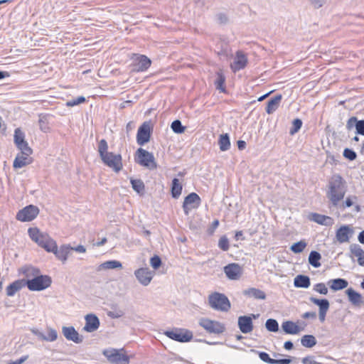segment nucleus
I'll use <instances>...</instances> for the list:
<instances>
[{
	"label": "nucleus",
	"instance_id": "obj_12",
	"mask_svg": "<svg viewBox=\"0 0 364 364\" xmlns=\"http://www.w3.org/2000/svg\"><path fill=\"white\" fill-rule=\"evenodd\" d=\"M154 274L155 272L151 271L148 267H141L134 271V276L138 282L145 287L151 283Z\"/></svg>",
	"mask_w": 364,
	"mask_h": 364
},
{
	"label": "nucleus",
	"instance_id": "obj_29",
	"mask_svg": "<svg viewBox=\"0 0 364 364\" xmlns=\"http://www.w3.org/2000/svg\"><path fill=\"white\" fill-rule=\"evenodd\" d=\"M351 232V229L347 226L343 225L341 226L337 231H336V239L337 240L341 242H346L349 240V234Z\"/></svg>",
	"mask_w": 364,
	"mask_h": 364
},
{
	"label": "nucleus",
	"instance_id": "obj_39",
	"mask_svg": "<svg viewBox=\"0 0 364 364\" xmlns=\"http://www.w3.org/2000/svg\"><path fill=\"white\" fill-rule=\"evenodd\" d=\"M321 255L318 252L311 251L309 256V263L315 268H318L321 266L320 259Z\"/></svg>",
	"mask_w": 364,
	"mask_h": 364
},
{
	"label": "nucleus",
	"instance_id": "obj_41",
	"mask_svg": "<svg viewBox=\"0 0 364 364\" xmlns=\"http://www.w3.org/2000/svg\"><path fill=\"white\" fill-rule=\"evenodd\" d=\"M301 343L306 348H312L316 344V339L312 335H304L301 339Z\"/></svg>",
	"mask_w": 364,
	"mask_h": 364
},
{
	"label": "nucleus",
	"instance_id": "obj_9",
	"mask_svg": "<svg viewBox=\"0 0 364 364\" xmlns=\"http://www.w3.org/2000/svg\"><path fill=\"white\" fill-rule=\"evenodd\" d=\"M132 60V66L134 72H145L151 65V60L144 55L134 54Z\"/></svg>",
	"mask_w": 364,
	"mask_h": 364
},
{
	"label": "nucleus",
	"instance_id": "obj_5",
	"mask_svg": "<svg viewBox=\"0 0 364 364\" xmlns=\"http://www.w3.org/2000/svg\"><path fill=\"white\" fill-rule=\"evenodd\" d=\"M26 287L30 291H39L48 288L52 283L51 277L48 275L38 274L31 280L26 281Z\"/></svg>",
	"mask_w": 364,
	"mask_h": 364
},
{
	"label": "nucleus",
	"instance_id": "obj_50",
	"mask_svg": "<svg viewBox=\"0 0 364 364\" xmlns=\"http://www.w3.org/2000/svg\"><path fill=\"white\" fill-rule=\"evenodd\" d=\"M357 199L358 198L356 196H348L342 203L341 208L344 209L346 208L351 207L353 205L354 201L357 200Z\"/></svg>",
	"mask_w": 364,
	"mask_h": 364
},
{
	"label": "nucleus",
	"instance_id": "obj_60",
	"mask_svg": "<svg viewBox=\"0 0 364 364\" xmlns=\"http://www.w3.org/2000/svg\"><path fill=\"white\" fill-rule=\"evenodd\" d=\"M303 364H323L321 363L317 362L314 359L313 356H307L302 359Z\"/></svg>",
	"mask_w": 364,
	"mask_h": 364
},
{
	"label": "nucleus",
	"instance_id": "obj_51",
	"mask_svg": "<svg viewBox=\"0 0 364 364\" xmlns=\"http://www.w3.org/2000/svg\"><path fill=\"white\" fill-rule=\"evenodd\" d=\"M343 156L350 161H353L357 158V154L351 149L346 148L343 153Z\"/></svg>",
	"mask_w": 364,
	"mask_h": 364
},
{
	"label": "nucleus",
	"instance_id": "obj_52",
	"mask_svg": "<svg viewBox=\"0 0 364 364\" xmlns=\"http://www.w3.org/2000/svg\"><path fill=\"white\" fill-rule=\"evenodd\" d=\"M86 101V99L85 97L83 96H80V97H77V98L75 99H73L71 100H68L67 102H66V105L68 107H74L75 105H80L81 103H83Z\"/></svg>",
	"mask_w": 364,
	"mask_h": 364
},
{
	"label": "nucleus",
	"instance_id": "obj_46",
	"mask_svg": "<svg viewBox=\"0 0 364 364\" xmlns=\"http://www.w3.org/2000/svg\"><path fill=\"white\" fill-rule=\"evenodd\" d=\"M266 328L271 332H277L279 330L278 322L273 318H269L265 323Z\"/></svg>",
	"mask_w": 364,
	"mask_h": 364
},
{
	"label": "nucleus",
	"instance_id": "obj_45",
	"mask_svg": "<svg viewBox=\"0 0 364 364\" xmlns=\"http://www.w3.org/2000/svg\"><path fill=\"white\" fill-rule=\"evenodd\" d=\"M171 127L173 132L176 134H182L184 132L186 127L182 125V123L180 120L176 119L174 120L171 125Z\"/></svg>",
	"mask_w": 364,
	"mask_h": 364
},
{
	"label": "nucleus",
	"instance_id": "obj_14",
	"mask_svg": "<svg viewBox=\"0 0 364 364\" xmlns=\"http://www.w3.org/2000/svg\"><path fill=\"white\" fill-rule=\"evenodd\" d=\"M150 137V125L147 122H144L138 129L136 134V142L139 145L143 146L149 141Z\"/></svg>",
	"mask_w": 364,
	"mask_h": 364
},
{
	"label": "nucleus",
	"instance_id": "obj_58",
	"mask_svg": "<svg viewBox=\"0 0 364 364\" xmlns=\"http://www.w3.org/2000/svg\"><path fill=\"white\" fill-rule=\"evenodd\" d=\"M124 314V313L121 310L109 311L107 313L108 316H109L112 318H119L123 316Z\"/></svg>",
	"mask_w": 364,
	"mask_h": 364
},
{
	"label": "nucleus",
	"instance_id": "obj_62",
	"mask_svg": "<svg viewBox=\"0 0 364 364\" xmlns=\"http://www.w3.org/2000/svg\"><path fill=\"white\" fill-rule=\"evenodd\" d=\"M33 333L36 335L38 338L43 341H46V336L41 332L40 331L36 329L32 331Z\"/></svg>",
	"mask_w": 364,
	"mask_h": 364
},
{
	"label": "nucleus",
	"instance_id": "obj_6",
	"mask_svg": "<svg viewBox=\"0 0 364 364\" xmlns=\"http://www.w3.org/2000/svg\"><path fill=\"white\" fill-rule=\"evenodd\" d=\"M198 323L209 333L221 334L226 329L224 323L206 318H200Z\"/></svg>",
	"mask_w": 364,
	"mask_h": 364
},
{
	"label": "nucleus",
	"instance_id": "obj_37",
	"mask_svg": "<svg viewBox=\"0 0 364 364\" xmlns=\"http://www.w3.org/2000/svg\"><path fill=\"white\" fill-rule=\"evenodd\" d=\"M225 77L221 70L217 72V79L215 81V85L217 90L221 92H225Z\"/></svg>",
	"mask_w": 364,
	"mask_h": 364
},
{
	"label": "nucleus",
	"instance_id": "obj_54",
	"mask_svg": "<svg viewBox=\"0 0 364 364\" xmlns=\"http://www.w3.org/2000/svg\"><path fill=\"white\" fill-rule=\"evenodd\" d=\"M314 290L321 294L326 295L328 294V289L324 283H318L314 286Z\"/></svg>",
	"mask_w": 364,
	"mask_h": 364
},
{
	"label": "nucleus",
	"instance_id": "obj_17",
	"mask_svg": "<svg viewBox=\"0 0 364 364\" xmlns=\"http://www.w3.org/2000/svg\"><path fill=\"white\" fill-rule=\"evenodd\" d=\"M62 332L68 341H72L75 343H81L83 341V336L80 335L73 326H63Z\"/></svg>",
	"mask_w": 364,
	"mask_h": 364
},
{
	"label": "nucleus",
	"instance_id": "obj_20",
	"mask_svg": "<svg viewBox=\"0 0 364 364\" xmlns=\"http://www.w3.org/2000/svg\"><path fill=\"white\" fill-rule=\"evenodd\" d=\"M85 325L83 329L87 332L95 331L100 326V320L98 317L93 314H87L85 316Z\"/></svg>",
	"mask_w": 364,
	"mask_h": 364
},
{
	"label": "nucleus",
	"instance_id": "obj_63",
	"mask_svg": "<svg viewBox=\"0 0 364 364\" xmlns=\"http://www.w3.org/2000/svg\"><path fill=\"white\" fill-rule=\"evenodd\" d=\"M302 318L314 319L316 318V314L314 311H307L303 314Z\"/></svg>",
	"mask_w": 364,
	"mask_h": 364
},
{
	"label": "nucleus",
	"instance_id": "obj_33",
	"mask_svg": "<svg viewBox=\"0 0 364 364\" xmlns=\"http://www.w3.org/2000/svg\"><path fill=\"white\" fill-rule=\"evenodd\" d=\"M182 185L179 182V180L176 178H173L171 182V196L173 198H178L182 192Z\"/></svg>",
	"mask_w": 364,
	"mask_h": 364
},
{
	"label": "nucleus",
	"instance_id": "obj_49",
	"mask_svg": "<svg viewBox=\"0 0 364 364\" xmlns=\"http://www.w3.org/2000/svg\"><path fill=\"white\" fill-rule=\"evenodd\" d=\"M16 147L21 151V153H23L25 155H31L33 153L32 149L28 146L26 141H25L23 144H21L19 146Z\"/></svg>",
	"mask_w": 364,
	"mask_h": 364
},
{
	"label": "nucleus",
	"instance_id": "obj_16",
	"mask_svg": "<svg viewBox=\"0 0 364 364\" xmlns=\"http://www.w3.org/2000/svg\"><path fill=\"white\" fill-rule=\"evenodd\" d=\"M107 358L108 360L113 364H129V357L124 354L121 353L117 350H114L109 354L104 353Z\"/></svg>",
	"mask_w": 364,
	"mask_h": 364
},
{
	"label": "nucleus",
	"instance_id": "obj_2",
	"mask_svg": "<svg viewBox=\"0 0 364 364\" xmlns=\"http://www.w3.org/2000/svg\"><path fill=\"white\" fill-rule=\"evenodd\" d=\"M97 151L103 164L111 168L114 172H119L123 167L121 154L108 151V144L105 139L98 143Z\"/></svg>",
	"mask_w": 364,
	"mask_h": 364
},
{
	"label": "nucleus",
	"instance_id": "obj_44",
	"mask_svg": "<svg viewBox=\"0 0 364 364\" xmlns=\"http://www.w3.org/2000/svg\"><path fill=\"white\" fill-rule=\"evenodd\" d=\"M250 351L252 353H254L255 354H257L259 357V358L264 363H267L268 364H273L274 359L271 358L269 355V354L266 352H260L255 349H251Z\"/></svg>",
	"mask_w": 364,
	"mask_h": 364
},
{
	"label": "nucleus",
	"instance_id": "obj_43",
	"mask_svg": "<svg viewBox=\"0 0 364 364\" xmlns=\"http://www.w3.org/2000/svg\"><path fill=\"white\" fill-rule=\"evenodd\" d=\"M14 143L16 146H19L21 144H23L25 140V134L20 128H16L14 132Z\"/></svg>",
	"mask_w": 364,
	"mask_h": 364
},
{
	"label": "nucleus",
	"instance_id": "obj_32",
	"mask_svg": "<svg viewBox=\"0 0 364 364\" xmlns=\"http://www.w3.org/2000/svg\"><path fill=\"white\" fill-rule=\"evenodd\" d=\"M282 327L283 331L288 334H297L300 331L299 326L290 321L284 322Z\"/></svg>",
	"mask_w": 364,
	"mask_h": 364
},
{
	"label": "nucleus",
	"instance_id": "obj_7",
	"mask_svg": "<svg viewBox=\"0 0 364 364\" xmlns=\"http://www.w3.org/2000/svg\"><path fill=\"white\" fill-rule=\"evenodd\" d=\"M39 213L37 206L29 205L18 210L16 214V220L21 222H28L34 220Z\"/></svg>",
	"mask_w": 364,
	"mask_h": 364
},
{
	"label": "nucleus",
	"instance_id": "obj_28",
	"mask_svg": "<svg viewBox=\"0 0 364 364\" xmlns=\"http://www.w3.org/2000/svg\"><path fill=\"white\" fill-rule=\"evenodd\" d=\"M282 98V95H277L272 97L267 102V105L265 108L266 112L267 114H272L274 112H275L279 106Z\"/></svg>",
	"mask_w": 364,
	"mask_h": 364
},
{
	"label": "nucleus",
	"instance_id": "obj_35",
	"mask_svg": "<svg viewBox=\"0 0 364 364\" xmlns=\"http://www.w3.org/2000/svg\"><path fill=\"white\" fill-rule=\"evenodd\" d=\"M309 300L314 304L318 306L319 311H328L330 304L328 299H319L315 297H310Z\"/></svg>",
	"mask_w": 364,
	"mask_h": 364
},
{
	"label": "nucleus",
	"instance_id": "obj_1",
	"mask_svg": "<svg viewBox=\"0 0 364 364\" xmlns=\"http://www.w3.org/2000/svg\"><path fill=\"white\" fill-rule=\"evenodd\" d=\"M326 197L333 207H337L347 191L346 181L338 173L333 174L328 181Z\"/></svg>",
	"mask_w": 364,
	"mask_h": 364
},
{
	"label": "nucleus",
	"instance_id": "obj_19",
	"mask_svg": "<svg viewBox=\"0 0 364 364\" xmlns=\"http://www.w3.org/2000/svg\"><path fill=\"white\" fill-rule=\"evenodd\" d=\"M19 274H22L24 279L21 280L28 281L34 278L38 274L41 273L38 268L31 265H25L18 269Z\"/></svg>",
	"mask_w": 364,
	"mask_h": 364
},
{
	"label": "nucleus",
	"instance_id": "obj_55",
	"mask_svg": "<svg viewBox=\"0 0 364 364\" xmlns=\"http://www.w3.org/2000/svg\"><path fill=\"white\" fill-rule=\"evenodd\" d=\"M161 263V259L158 255H154L150 259V264L154 269H159Z\"/></svg>",
	"mask_w": 364,
	"mask_h": 364
},
{
	"label": "nucleus",
	"instance_id": "obj_47",
	"mask_svg": "<svg viewBox=\"0 0 364 364\" xmlns=\"http://www.w3.org/2000/svg\"><path fill=\"white\" fill-rule=\"evenodd\" d=\"M302 126V121L300 119H295L292 122V127L290 129L289 133L293 135L298 132Z\"/></svg>",
	"mask_w": 364,
	"mask_h": 364
},
{
	"label": "nucleus",
	"instance_id": "obj_11",
	"mask_svg": "<svg viewBox=\"0 0 364 364\" xmlns=\"http://www.w3.org/2000/svg\"><path fill=\"white\" fill-rule=\"evenodd\" d=\"M201 203V199L196 193H191L185 198L183 203V210L185 215H188L191 209L198 208Z\"/></svg>",
	"mask_w": 364,
	"mask_h": 364
},
{
	"label": "nucleus",
	"instance_id": "obj_21",
	"mask_svg": "<svg viewBox=\"0 0 364 364\" xmlns=\"http://www.w3.org/2000/svg\"><path fill=\"white\" fill-rule=\"evenodd\" d=\"M355 128L356 134L364 136V120H358L355 117H351L348 119L346 124V129L348 130Z\"/></svg>",
	"mask_w": 364,
	"mask_h": 364
},
{
	"label": "nucleus",
	"instance_id": "obj_30",
	"mask_svg": "<svg viewBox=\"0 0 364 364\" xmlns=\"http://www.w3.org/2000/svg\"><path fill=\"white\" fill-rule=\"evenodd\" d=\"M244 295L249 296V297H253L257 299H265L266 294L265 293L256 288H249L247 289H245L243 291Z\"/></svg>",
	"mask_w": 364,
	"mask_h": 364
},
{
	"label": "nucleus",
	"instance_id": "obj_18",
	"mask_svg": "<svg viewBox=\"0 0 364 364\" xmlns=\"http://www.w3.org/2000/svg\"><path fill=\"white\" fill-rule=\"evenodd\" d=\"M224 272L228 279L235 280L240 278L242 269L238 264L231 263L224 267Z\"/></svg>",
	"mask_w": 364,
	"mask_h": 364
},
{
	"label": "nucleus",
	"instance_id": "obj_59",
	"mask_svg": "<svg viewBox=\"0 0 364 364\" xmlns=\"http://www.w3.org/2000/svg\"><path fill=\"white\" fill-rule=\"evenodd\" d=\"M217 21L220 24H225L228 21V18L226 16V14L223 13H220L216 15Z\"/></svg>",
	"mask_w": 364,
	"mask_h": 364
},
{
	"label": "nucleus",
	"instance_id": "obj_53",
	"mask_svg": "<svg viewBox=\"0 0 364 364\" xmlns=\"http://www.w3.org/2000/svg\"><path fill=\"white\" fill-rule=\"evenodd\" d=\"M218 247L223 251L228 250L229 240L226 236H223L220 238L218 242Z\"/></svg>",
	"mask_w": 364,
	"mask_h": 364
},
{
	"label": "nucleus",
	"instance_id": "obj_8",
	"mask_svg": "<svg viewBox=\"0 0 364 364\" xmlns=\"http://www.w3.org/2000/svg\"><path fill=\"white\" fill-rule=\"evenodd\" d=\"M164 334L169 338L181 343L191 341L193 338V333L191 331L184 328H178L175 331H167Z\"/></svg>",
	"mask_w": 364,
	"mask_h": 364
},
{
	"label": "nucleus",
	"instance_id": "obj_34",
	"mask_svg": "<svg viewBox=\"0 0 364 364\" xmlns=\"http://www.w3.org/2000/svg\"><path fill=\"white\" fill-rule=\"evenodd\" d=\"M218 144L220 149L222 151H225L230 148V140L228 134H220L218 139Z\"/></svg>",
	"mask_w": 364,
	"mask_h": 364
},
{
	"label": "nucleus",
	"instance_id": "obj_15",
	"mask_svg": "<svg viewBox=\"0 0 364 364\" xmlns=\"http://www.w3.org/2000/svg\"><path fill=\"white\" fill-rule=\"evenodd\" d=\"M247 62L246 55L242 50H237L234 61L230 65L231 70L234 73L242 70L247 66Z\"/></svg>",
	"mask_w": 364,
	"mask_h": 364
},
{
	"label": "nucleus",
	"instance_id": "obj_64",
	"mask_svg": "<svg viewBox=\"0 0 364 364\" xmlns=\"http://www.w3.org/2000/svg\"><path fill=\"white\" fill-rule=\"evenodd\" d=\"M73 250L80 253H85L86 252V248L83 245H79L75 247H72V251Z\"/></svg>",
	"mask_w": 364,
	"mask_h": 364
},
{
	"label": "nucleus",
	"instance_id": "obj_26",
	"mask_svg": "<svg viewBox=\"0 0 364 364\" xmlns=\"http://www.w3.org/2000/svg\"><path fill=\"white\" fill-rule=\"evenodd\" d=\"M328 285L331 290L336 291L346 288L348 285V282L345 279L338 278L329 280Z\"/></svg>",
	"mask_w": 364,
	"mask_h": 364
},
{
	"label": "nucleus",
	"instance_id": "obj_27",
	"mask_svg": "<svg viewBox=\"0 0 364 364\" xmlns=\"http://www.w3.org/2000/svg\"><path fill=\"white\" fill-rule=\"evenodd\" d=\"M26 286V281L16 280L6 287V294L9 296H13L18 291Z\"/></svg>",
	"mask_w": 364,
	"mask_h": 364
},
{
	"label": "nucleus",
	"instance_id": "obj_57",
	"mask_svg": "<svg viewBox=\"0 0 364 364\" xmlns=\"http://www.w3.org/2000/svg\"><path fill=\"white\" fill-rule=\"evenodd\" d=\"M310 4L316 9L321 8L326 4V0H309Z\"/></svg>",
	"mask_w": 364,
	"mask_h": 364
},
{
	"label": "nucleus",
	"instance_id": "obj_23",
	"mask_svg": "<svg viewBox=\"0 0 364 364\" xmlns=\"http://www.w3.org/2000/svg\"><path fill=\"white\" fill-rule=\"evenodd\" d=\"M309 219L319 225L326 226H331L334 223L332 218L316 213H311Z\"/></svg>",
	"mask_w": 364,
	"mask_h": 364
},
{
	"label": "nucleus",
	"instance_id": "obj_3",
	"mask_svg": "<svg viewBox=\"0 0 364 364\" xmlns=\"http://www.w3.org/2000/svg\"><path fill=\"white\" fill-rule=\"evenodd\" d=\"M208 304L213 309L223 312H227L231 308L228 296L216 291L208 296Z\"/></svg>",
	"mask_w": 364,
	"mask_h": 364
},
{
	"label": "nucleus",
	"instance_id": "obj_4",
	"mask_svg": "<svg viewBox=\"0 0 364 364\" xmlns=\"http://www.w3.org/2000/svg\"><path fill=\"white\" fill-rule=\"evenodd\" d=\"M134 160L138 164L146 167L150 170H154L157 168L154 154L142 148H139L136 150Z\"/></svg>",
	"mask_w": 364,
	"mask_h": 364
},
{
	"label": "nucleus",
	"instance_id": "obj_10",
	"mask_svg": "<svg viewBox=\"0 0 364 364\" xmlns=\"http://www.w3.org/2000/svg\"><path fill=\"white\" fill-rule=\"evenodd\" d=\"M28 233L30 238L42 248L51 239L48 234L41 232L38 228H29Z\"/></svg>",
	"mask_w": 364,
	"mask_h": 364
},
{
	"label": "nucleus",
	"instance_id": "obj_48",
	"mask_svg": "<svg viewBox=\"0 0 364 364\" xmlns=\"http://www.w3.org/2000/svg\"><path fill=\"white\" fill-rule=\"evenodd\" d=\"M57 247H58V245H57L56 242L53 238H51L50 240H48L47 244L45 245V246L43 247V249L48 252H52L54 254Z\"/></svg>",
	"mask_w": 364,
	"mask_h": 364
},
{
	"label": "nucleus",
	"instance_id": "obj_25",
	"mask_svg": "<svg viewBox=\"0 0 364 364\" xmlns=\"http://www.w3.org/2000/svg\"><path fill=\"white\" fill-rule=\"evenodd\" d=\"M346 294H347L350 302L353 305L355 306H360L363 303L362 295L360 293L355 291L353 289H348L346 291Z\"/></svg>",
	"mask_w": 364,
	"mask_h": 364
},
{
	"label": "nucleus",
	"instance_id": "obj_38",
	"mask_svg": "<svg viewBox=\"0 0 364 364\" xmlns=\"http://www.w3.org/2000/svg\"><path fill=\"white\" fill-rule=\"evenodd\" d=\"M132 188L139 195H144L145 192V186L144 182L141 179H133L130 180Z\"/></svg>",
	"mask_w": 364,
	"mask_h": 364
},
{
	"label": "nucleus",
	"instance_id": "obj_31",
	"mask_svg": "<svg viewBox=\"0 0 364 364\" xmlns=\"http://www.w3.org/2000/svg\"><path fill=\"white\" fill-rule=\"evenodd\" d=\"M294 284L296 287L308 288L311 284L310 278L306 275H297L294 278Z\"/></svg>",
	"mask_w": 364,
	"mask_h": 364
},
{
	"label": "nucleus",
	"instance_id": "obj_42",
	"mask_svg": "<svg viewBox=\"0 0 364 364\" xmlns=\"http://www.w3.org/2000/svg\"><path fill=\"white\" fill-rule=\"evenodd\" d=\"M307 245L306 242L304 240H301L297 242L294 243L290 247V250L295 254L301 253L304 251Z\"/></svg>",
	"mask_w": 364,
	"mask_h": 364
},
{
	"label": "nucleus",
	"instance_id": "obj_13",
	"mask_svg": "<svg viewBox=\"0 0 364 364\" xmlns=\"http://www.w3.org/2000/svg\"><path fill=\"white\" fill-rule=\"evenodd\" d=\"M259 315L240 316L238 317V328L242 333H249L253 330L252 318H256Z\"/></svg>",
	"mask_w": 364,
	"mask_h": 364
},
{
	"label": "nucleus",
	"instance_id": "obj_36",
	"mask_svg": "<svg viewBox=\"0 0 364 364\" xmlns=\"http://www.w3.org/2000/svg\"><path fill=\"white\" fill-rule=\"evenodd\" d=\"M122 264L120 262L117 260H109L102 263L97 267V271H100L102 269H112L116 268H121Z\"/></svg>",
	"mask_w": 364,
	"mask_h": 364
},
{
	"label": "nucleus",
	"instance_id": "obj_61",
	"mask_svg": "<svg viewBox=\"0 0 364 364\" xmlns=\"http://www.w3.org/2000/svg\"><path fill=\"white\" fill-rule=\"evenodd\" d=\"M291 363V359L283 358V359H274L273 364H290Z\"/></svg>",
	"mask_w": 364,
	"mask_h": 364
},
{
	"label": "nucleus",
	"instance_id": "obj_24",
	"mask_svg": "<svg viewBox=\"0 0 364 364\" xmlns=\"http://www.w3.org/2000/svg\"><path fill=\"white\" fill-rule=\"evenodd\" d=\"M32 161L33 159L30 157V155H25L23 153H20L16 156L13 166L14 168H21L31 164Z\"/></svg>",
	"mask_w": 364,
	"mask_h": 364
},
{
	"label": "nucleus",
	"instance_id": "obj_22",
	"mask_svg": "<svg viewBox=\"0 0 364 364\" xmlns=\"http://www.w3.org/2000/svg\"><path fill=\"white\" fill-rule=\"evenodd\" d=\"M72 252V247L70 245H62L59 247H57L54 255L55 257L61 261L63 264L68 260L69 255Z\"/></svg>",
	"mask_w": 364,
	"mask_h": 364
},
{
	"label": "nucleus",
	"instance_id": "obj_40",
	"mask_svg": "<svg viewBox=\"0 0 364 364\" xmlns=\"http://www.w3.org/2000/svg\"><path fill=\"white\" fill-rule=\"evenodd\" d=\"M350 257L353 258L354 257L358 259L364 255V250L358 244H352L350 245Z\"/></svg>",
	"mask_w": 364,
	"mask_h": 364
},
{
	"label": "nucleus",
	"instance_id": "obj_56",
	"mask_svg": "<svg viewBox=\"0 0 364 364\" xmlns=\"http://www.w3.org/2000/svg\"><path fill=\"white\" fill-rule=\"evenodd\" d=\"M58 338V333L53 328H48V335L46 336V341L53 342Z\"/></svg>",
	"mask_w": 364,
	"mask_h": 364
}]
</instances>
